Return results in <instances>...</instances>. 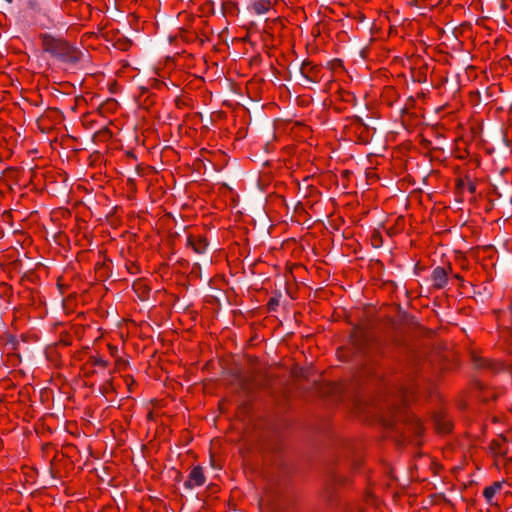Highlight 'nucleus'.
Wrapping results in <instances>:
<instances>
[{"label": "nucleus", "instance_id": "obj_10", "mask_svg": "<svg viewBox=\"0 0 512 512\" xmlns=\"http://www.w3.org/2000/svg\"><path fill=\"white\" fill-rule=\"evenodd\" d=\"M108 348H109V351H110V353H111L112 355H114V353L117 351V348H116V347H114V346H112V345H109V346H108Z\"/></svg>", "mask_w": 512, "mask_h": 512}, {"label": "nucleus", "instance_id": "obj_1", "mask_svg": "<svg viewBox=\"0 0 512 512\" xmlns=\"http://www.w3.org/2000/svg\"><path fill=\"white\" fill-rule=\"evenodd\" d=\"M41 40L45 52L50 53L64 62L76 63L83 55L80 50L71 46L63 39L44 34L41 35Z\"/></svg>", "mask_w": 512, "mask_h": 512}, {"label": "nucleus", "instance_id": "obj_5", "mask_svg": "<svg viewBox=\"0 0 512 512\" xmlns=\"http://www.w3.org/2000/svg\"><path fill=\"white\" fill-rule=\"evenodd\" d=\"M271 8L270 0H256L252 4V9L256 14H265Z\"/></svg>", "mask_w": 512, "mask_h": 512}, {"label": "nucleus", "instance_id": "obj_9", "mask_svg": "<svg viewBox=\"0 0 512 512\" xmlns=\"http://www.w3.org/2000/svg\"><path fill=\"white\" fill-rule=\"evenodd\" d=\"M437 429L442 433H448L452 429V425L449 421H443L437 423Z\"/></svg>", "mask_w": 512, "mask_h": 512}, {"label": "nucleus", "instance_id": "obj_7", "mask_svg": "<svg viewBox=\"0 0 512 512\" xmlns=\"http://www.w3.org/2000/svg\"><path fill=\"white\" fill-rule=\"evenodd\" d=\"M491 449L496 455L504 456L507 453V447L504 440L493 441Z\"/></svg>", "mask_w": 512, "mask_h": 512}, {"label": "nucleus", "instance_id": "obj_8", "mask_svg": "<svg viewBox=\"0 0 512 512\" xmlns=\"http://www.w3.org/2000/svg\"><path fill=\"white\" fill-rule=\"evenodd\" d=\"M90 361L93 365L106 368L108 366V361L103 359L99 355H93L90 357Z\"/></svg>", "mask_w": 512, "mask_h": 512}, {"label": "nucleus", "instance_id": "obj_4", "mask_svg": "<svg viewBox=\"0 0 512 512\" xmlns=\"http://www.w3.org/2000/svg\"><path fill=\"white\" fill-rule=\"evenodd\" d=\"M188 243L192 246L193 250L198 254H202L206 251L207 241L205 238L189 237Z\"/></svg>", "mask_w": 512, "mask_h": 512}, {"label": "nucleus", "instance_id": "obj_6", "mask_svg": "<svg viewBox=\"0 0 512 512\" xmlns=\"http://www.w3.org/2000/svg\"><path fill=\"white\" fill-rule=\"evenodd\" d=\"M502 484L500 482H495L493 485L488 486L484 489L483 495L487 502H492L495 494L501 489Z\"/></svg>", "mask_w": 512, "mask_h": 512}, {"label": "nucleus", "instance_id": "obj_3", "mask_svg": "<svg viewBox=\"0 0 512 512\" xmlns=\"http://www.w3.org/2000/svg\"><path fill=\"white\" fill-rule=\"evenodd\" d=\"M433 284L437 288H443L448 282L446 270L442 267H437L432 273Z\"/></svg>", "mask_w": 512, "mask_h": 512}, {"label": "nucleus", "instance_id": "obj_11", "mask_svg": "<svg viewBox=\"0 0 512 512\" xmlns=\"http://www.w3.org/2000/svg\"><path fill=\"white\" fill-rule=\"evenodd\" d=\"M8 2H11L12 0H7Z\"/></svg>", "mask_w": 512, "mask_h": 512}, {"label": "nucleus", "instance_id": "obj_2", "mask_svg": "<svg viewBox=\"0 0 512 512\" xmlns=\"http://www.w3.org/2000/svg\"><path fill=\"white\" fill-rule=\"evenodd\" d=\"M205 482L206 477L203 468L201 466H195L190 470L187 480L184 482V487L193 489L204 485Z\"/></svg>", "mask_w": 512, "mask_h": 512}]
</instances>
